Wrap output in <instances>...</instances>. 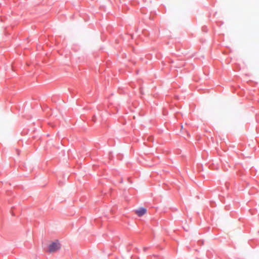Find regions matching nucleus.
I'll return each mask as SVG.
<instances>
[{
	"label": "nucleus",
	"instance_id": "f257e3e1",
	"mask_svg": "<svg viewBox=\"0 0 259 259\" xmlns=\"http://www.w3.org/2000/svg\"><path fill=\"white\" fill-rule=\"evenodd\" d=\"M60 248V244L58 241H55L51 243L49 246L50 252H54Z\"/></svg>",
	"mask_w": 259,
	"mask_h": 259
},
{
	"label": "nucleus",
	"instance_id": "f03ea898",
	"mask_svg": "<svg viewBox=\"0 0 259 259\" xmlns=\"http://www.w3.org/2000/svg\"><path fill=\"white\" fill-rule=\"evenodd\" d=\"M136 213L139 217L143 215L146 212V209L144 208H140L135 211Z\"/></svg>",
	"mask_w": 259,
	"mask_h": 259
}]
</instances>
